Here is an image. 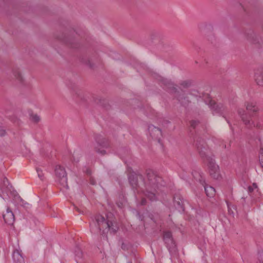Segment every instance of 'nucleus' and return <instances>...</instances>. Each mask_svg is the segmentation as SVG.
<instances>
[{
  "label": "nucleus",
  "instance_id": "obj_1",
  "mask_svg": "<svg viewBox=\"0 0 263 263\" xmlns=\"http://www.w3.org/2000/svg\"><path fill=\"white\" fill-rule=\"evenodd\" d=\"M147 178L144 194L150 200L155 201L157 199L155 192L160 185L162 179L151 170L147 171Z\"/></svg>",
  "mask_w": 263,
  "mask_h": 263
},
{
  "label": "nucleus",
  "instance_id": "obj_2",
  "mask_svg": "<svg viewBox=\"0 0 263 263\" xmlns=\"http://www.w3.org/2000/svg\"><path fill=\"white\" fill-rule=\"evenodd\" d=\"M96 221L93 225L91 224L90 230L91 232L98 233L101 232L104 234L108 231L115 233L118 230V227L108 219H106L103 216L98 215L95 217Z\"/></svg>",
  "mask_w": 263,
  "mask_h": 263
},
{
  "label": "nucleus",
  "instance_id": "obj_3",
  "mask_svg": "<svg viewBox=\"0 0 263 263\" xmlns=\"http://www.w3.org/2000/svg\"><path fill=\"white\" fill-rule=\"evenodd\" d=\"M161 82L167 88L172 89L174 91L175 97L183 106H187L191 103L187 96L179 93L175 85L171 80L163 78L161 80Z\"/></svg>",
  "mask_w": 263,
  "mask_h": 263
},
{
  "label": "nucleus",
  "instance_id": "obj_4",
  "mask_svg": "<svg viewBox=\"0 0 263 263\" xmlns=\"http://www.w3.org/2000/svg\"><path fill=\"white\" fill-rule=\"evenodd\" d=\"M196 145L201 158L204 162L206 163L213 159L212 152L203 140L197 142Z\"/></svg>",
  "mask_w": 263,
  "mask_h": 263
},
{
  "label": "nucleus",
  "instance_id": "obj_5",
  "mask_svg": "<svg viewBox=\"0 0 263 263\" xmlns=\"http://www.w3.org/2000/svg\"><path fill=\"white\" fill-rule=\"evenodd\" d=\"M238 114L246 128L248 129H252L254 127L257 128H261L262 126L260 123L258 122L255 124L251 119V116L249 115L243 109H239L238 110Z\"/></svg>",
  "mask_w": 263,
  "mask_h": 263
},
{
  "label": "nucleus",
  "instance_id": "obj_6",
  "mask_svg": "<svg viewBox=\"0 0 263 263\" xmlns=\"http://www.w3.org/2000/svg\"><path fill=\"white\" fill-rule=\"evenodd\" d=\"M192 174L193 177L196 180H198L201 184L204 186V191L207 196L210 197H213L215 194V190L212 186L206 185L204 177L203 174L197 171L193 172Z\"/></svg>",
  "mask_w": 263,
  "mask_h": 263
},
{
  "label": "nucleus",
  "instance_id": "obj_7",
  "mask_svg": "<svg viewBox=\"0 0 263 263\" xmlns=\"http://www.w3.org/2000/svg\"><path fill=\"white\" fill-rule=\"evenodd\" d=\"M97 145L95 147V151L102 155L106 154L104 148H106L109 146V143L106 139L99 136L96 138Z\"/></svg>",
  "mask_w": 263,
  "mask_h": 263
},
{
  "label": "nucleus",
  "instance_id": "obj_8",
  "mask_svg": "<svg viewBox=\"0 0 263 263\" xmlns=\"http://www.w3.org/2000/svg\"><path fill=\"white\" fill-rule=\"evenodd\" d=\"M209 105L211 109L213 110V114H218L222 116L223 117L226 118L225 115L228 112V108L223 104L219 103L217 104L216 102L210 100L209 102Z\"/></svg>",
  "mask_w": 263,
  "mask_h": 263
},
{
  "label": "nucleus",
  "instance_id": "obj_9",
  "mask_svg": "<svg viewBox=\"0 0 263 263\" xmlns=\"http://www.w3.org/2000/svg\"><path fill=\"white\" fill-rule=\"evenodd\" d=\"M206 163L210 176L214 179H219L221 177L219 168L218 165L215 163L214 159H212Z\"/></svg>",
  "mask_w": 263,
  "mask_h": 263
},
{
  "label": "nucleus",
  "instance_id": "obj_10",
  "mask_svg": "<svg viewBox=\"0 0 263 263\" xmlns=\"http://www.w3.org/2000/svg\"><path fill=\"white\" fill-rule=\"evenodd\" d=\"M55 174L60 183L64 186L67 187V174L65 169L60 165H57L55 168Z\"/></svg>",
  "mask_w": 263,
  "mask_h": 263
},
{
  "label": "nucleus",
  "instance_id": "obj_11",
  "mask_svg": "<svg viewBox=\"0 0 263 263\" xmlns=\"http://www.w3.org/2000/svg\"><path fill=\"white\" fill-rule=\"evenodd\" d=\"M148 130L152 137L155 139L158 140L160 142V138L162 136L161 130L153 125L148 127Z\"/></svg>",
  "mask_w": 263,
  "mask_h": 263
},
{
  "label": "nucleus",
  "instance_id": "obj_12",
  "mask_svg": "<svg viewBox=\"0 0 263 263\" xmlns=\"http://www.w3.org/2000/svg\"><path fill=\"white\" fill-rule=\"evenodd\" d=\"M3 218L8 224H12L14 221V215L9 208H7L6 212L3 214Z\"/></svg>",
  "mask_w": 263,
  "mask_h": 263
},
{
  "label": "nucleus",
  "instance_id": "obj_13",
  "mask_svg": "<svg viewBox=\"0 0 263 263\" xmlns=\"http://www.w3.org/2000/svg\"><path fill=\"white\" fill-rule=\"evenodd\" d=\"M254 78L257 84L263 87V68L257 69L255 71Z\"/></svg>",
  "mask_w": 263,
  "mask_h": 263
},
{
  "label": "nucleus",
  "instance_id": "obj_14",
  "mask_svg": "<svg viewBox=\"0 0 263 263\" xmlns=\"http://www.w3.org/2000/svg\"><path fill=\"white\" fill-rule=\"evenodd\" d=\"M129 181L133 188H137L138 185V179H143L141 175L132 174L129 177Z\"/></svg>",
  "mask_w": 263,
  "mask_h": 263
},
{
  "label": "nucleus",
  "instance_id": "obj_15",
  "mask_svg": "<svg viewBox=\"0 0 263 263\" xmlns=\"http://www.w3.org/2000/svg\"><path fill=\"white\" fill-rule=\"evenodd\" d=\"M12 258L15 263H24V259L21 254V252L18 250L14 251Z\"/></svg>",
  "mask_w": 263,
  "mask_h": 263
},
{
  "label": "nucleus",
  "instance_id": "obj_16",
  "mask_svg": "<svg viewBox=\"0 0 263 263\" xmlns=\"http://www.w3.org/2000/svg\"><path fill=\"white\" fill-rule=\"evenodd\" d=\"M163 239L165 243L168 246H173L174 245V240L172 238V233L170 231L164 232L163 234Z\"/></svg>",
  "mask_w": 263,
  "mask_h": 263
},
{
  "label": "nucleus",
  "instance_id": "obj_17",
  "mask_svg": "<svg viewBox=\"0 0 263 263\" xmlns=\"http://www.w3.org/2000/svg\"><path fill=\"white\" fill-rule=\"evenodd\" d=\"M247 110L252 114H256L258 111L259 108L256 105V104L252 102H247L246 104Z\"/></svg>",
  "mask_w": 263,
  "mask_h": 263
},
{
  "label": "nucleus",
  "instance_id": "obj_18",
  "mask_svg": "<svg viewBox=\"0 0 263 263\" xmlns=\"http://www.w3.org/2000/svg\"><path fill=\"white\" fill-rule=\"evenodd\" d=\"M12 72L13 76L14 77V79H15L18 82V83H22L23 82V78L18 69H13Z\"/></svg>",
  "mask_w": 263,
  "mask_h": 263
},
{
  "label": "nucleus",
  "instance_id": "obj_19",
  "mask_svg": "<svg viewBox=\"0 0 263 263\" xmlns=\"http://www.w3.org/2000/svg\"><path fill=\"white\" fill-rule=\"evenodd\" d=\"M15 200L16 201L20 204L22 206H26V205L27 204H28V203L26 202H25V201L20 197V196H16L15 197Z\"/></svg>",
  "mask_w": 263,
  "mask_h": 263
},
{
  "label": "nucleus",
  "instance_id": "obj_20",
  "mask_svg": "<svg viewBox=\"0 0 263 263\" xmlns=\"http://www.w3.org/2000/svg\"><path fill=\"white\" fill-rule=\"evenodd\" d=\"M30 119L34 123H38L40 121V117L37 114H32Z\"/></svg>",
  "mask_w": 263,
  "mask_h": 263
},
{
  "label": "nucleus",
  "instance_id": "obj_21",
  "mask_svg": "<svg viewBox=\"0 0 263 263\" xmlns=\"http://www.w3.org/2000/svg\"><path fill=\"white\" fill-rule=\"evenodd\" d=\"M36 170L37 173L38 177L40 178L41 180H43L44 179V175L43 171L39 167H37Z\"/></svg>",
  "mask_w": 263,
  "mask_h": 263
},
{
  "label": "nucleus",
  "instance_id": "obj_22",
  "mask_svg": "<svg viewBox=\"0 0 263 263\" xmlns=\"http://www.w3.org/2000/svg\"><path fill=\"white\" fill-rule=\"evenodd\" d=\"M180 85L183 88H188L191 85V82L189 81H184L180 83Z\"/></svg>",
  "mask_w": 263,
  "mask_h": 263
},
{
  "label": "nucleus",
  "instance_id": "obj_23",
  "mask_svg": "<svg viewBox=\"0 0 263 263\" xmlns=\"http://www.w3.org/2000/svg\"><path fill=\"white\" fill-rule=\"evenodd\" d=\"M199 122L197 120H192L190 121V126L193 129H195L196 126L199 124Z\"/></svg>",
  "mask_w": 263,
  "mask_h": 263
},
{
  "label": "nucleus",
  "instance_id": "obj_24",
  "mask_svg": "<svg viewBox=\"0 0 263 263\" xmlns=\"http://www.w3.org/2000/svg\"><path fill=\"white\" fill-rule=\"evenodd\" d=\"M257 259L259 263H263V254L261 252H258L257 254Z\"/></svg>",
  "mask_w": 263,
  "mask_h": 263
},
{
  "label": "nucleus",
  "instance_id": "obj_25",
  "mask_svg": "<svg viewBox=\"0 0 263 263\" xmlns=\"http://www.w3.org/2000/svg\"><path fill=\"white\" fill-rule=\"evenodd\" d=\"M5 134H6V132H5V130L2 129H0V136L1 137L5 136Z\"/></svg>",
  "mask_w": 263,
  "mask_h": 263
},
{
  "label": "nucleus",
  "instance_id": "obj_26",
  "mask_svg": "<svg viewBox=\"0 0 263 263\" xmlns=\"http://www.w3.org/2000/svg\"><path fill=\"white\" fill-rule=\"evenodd\" d=\"M259 161L261 167L263 168V155L259 157Z\"/></svg>",
  "mask_w": 263,
  "mask_h": 263
},
{
  "label": "nucleus",
  "instance_id": "obj_27",
  "mask_svg": "<svg viewBox=\"0 0 263 263\" xmlns=\"http://www.w3.org/2000/svg\"><path fill=\"white\" fill-rule=\"evenodd\" d=\"M90 183L92 185H95L96 184V182L94 179L91 178L90 179Z\"/></svg>",
  "mask_w": 263,
  "mask_h": 263
},
{
  "label": "nucleus",
  "instance_id": "obj_28",
  "mask_svg": "<svg viewBox=\"0 0 263 263\" xmlns=\"http://www.w3.org/2000/svg\"><path fill=\"white\" fill-rule=\"evenodd\" d=\"M146 203V200L145 198H142L141 201V205H145Z\"/></svg>",
  "mask_w": 263,
  "mask_h": 263
},
{
  "label": "nucleus",
  "instance_id": "obj_29",
  "mask_svg": "<svg viewBox=\"0 0 263 263\" xmlns=\"http://www.w3.org/2000/svg\"><path fill=\"white\" fill-rule=\"evenodd\" d=\"M253 190H254V189H253V186H249L248 187V191H249V192L251 193L253 191Z\"/></svg>",
  "mask_w": 263,
  "mask_h": 263
},
{
  "label": "nucleus",
  "instance_id": "obj_30",
  "mask_svg": "<svg viewBox=\"0 0 263 263\" xmlns=\"http://www.w3.org/2000/svg\"><path fill=\"white\" fill-rule=\"evenodd\" d=\"M76 255H77V256H78V257H81V256H82V252H81V251H79L78 252V253H77Z\"/></svg>",
  "mask_w": 263,
  "mask_h": 263
},
{
  "label": "nucleus",
  "instance_id": "obj_31",
  "mask_svg": "<svg viewBox=\"0 0 263 263\" xmlns=\"http://www.w3.org/2000/svg\"><path fill=\"white\" fill-rule=\"evenodd\" d=\"M252 186H253V189H256L257 187L256 184H255V183H253V185Z\"/></svg>",
  "mask_w": 263,
  "mask_h": 263
},
{
  "label": "nucleus",
  "instance_id": "obj_32",
  "mask_svg": "<svg viewBox=\"0 0 263 263\" xmlns=\"http://www.w3.org/2000/svg\"><path fill=\"white\" fill-rule=\"evenodd\" d=\"M182 202H180V201L177 202V204L179 205H181L182 204Z\"/></svg>",
  "mask_w": 263,
  "mask_h": 263
},
{
  "label": "nucleus",
  "instance_id": "obj_33",
  "mask_svg": "<svg viewBox=\"0 0 263 263\" xmlns=\"http://www.w3.org/2000/svg\"><path fill=\"white\" fill-rule=\"evenodd\" d=\"M80 98H81V99H82V98L81 96H80Z\"/></svg>",
  "mask_w": 263,
  "mask_h": 263
}]
</instances>
